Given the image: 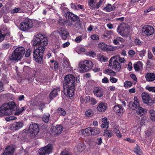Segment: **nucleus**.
I'll list each match as a JSON object with an SVG mask.
<instances>
[{
	"instance_id": "f257e3e1",
	"label": "nucleus",
	"mask_w": 155,
	"mask_h": 155,
	"mask_svg": "<svg viewBox=\"0 0 155 155\" xmlns=\"http://www.w3.org/2000/svg\"><path fill=\"white\" fill-rule=\"evenodd\" d=\"M48 43L47 37L40 34L36 35L32 40L31 43L34 47L33 57L36 62H40L42 61L43 53Z\"/></svg>"
},
{
	"instance_id": "f03ea898",
	"label": "nucleus",
	"mask_w": 155,
	"mask_h": 155,
	"mask_svg": "<svg viewBox=\"0 0 155 155\" xmlns=\"http://www.w3.org/2000/svg\"><path fill=\"white\" fill-rule=\"evenodd\" d=\"M63 84L64 93L67 97H70L74 95L76 83L80 82L79 78L72 74H69L66 75L64 78Z\"/></svg>"
},
{
	"instance_id": "7ed1b4c3",
	"label": "nucleus",
	"mask_w": 155,
	"mask_h": 155,
	"mask_svg": "<svg viewBox=\"0 0 155 155\" xmlns=\"http://www.w3.org/2000/svg\"><path fill=\"white\" fill-rule=\"evenodd\" d=\"M25 110L24 107L18 108L14 101H9L8 103H4L0 107V116L10 115L15 111H16L14 114L18 116Z\"/></svg>"
},
{
	"instance_id": "20e7f679",
	"label": "nucleus",
	"mask_w": 155,
	"mask_h": 155,
	"mask_svg": "<svg viewBox=\"0 0 155 155\" xmlns=\"http://www.w3.org/2000/svg\"><path fill=\"white\" fill-rule=\"evenodd\" d=\"M65 16L67 21V26L76 28L81 27V23L78 16L69 12H66Z\"/></svg>"
},
{
	"instance_id": "39448f33",
	"label": "nucleus",
	"mask_w": 155,
	"mask_h": 155,
	"mask_svg": "<svg viewBox=\"0 0 155 155\" xmlns=\"http://www.w3.org/2000/svg\"><path fill=\"white\" fill-rule=\"evenodd\" d=\"M25 48L22 46L17 48L9 56V61H18L22 59L25 53Z\"/></svg>"
},
{
	"instance_id": "423d86ee",
	"label": "nucleus",
	"mask_w": 155,
	"mask_h": 155,
	"mask_svg": "<svg viewBox=\"0 0 155 155\" xmlns=\"http://www.w3.org/2000/svg\"><path fill=\"white\" fill-rule=\"evenodd\" d=\"M93 66V64L91 61L85 60L79 63V70L81 73L86 72L90 70Z\"/></svg>"
},
{
	"instance_id": "0eeeda50",
	"label": "nucleus",
	"mask_w": 155,
	"mask_h": 155,
	"mask_svg": "<svg viewBox=\"0 0 155 155\" xmlns=\"http://www.w3.org/2000/svg\"><path fill=\"white\" fill-rule=\"evenodd\" d=\"M33 21L30 19L26 18L21 22L19 25L20 29L24 31L29 30L33 27Z\"/></svg>"
},
{
	"instance_id": "6e6552de",
	"label": "nucleus",
	"mask_w": 155,
	"mask_h": 155,
	"mask_svg": "<svg viewBox=\"0 0 155 155\" xmlns=\"http://www.w3.org/2000/svg\"><path fill=\"white\" fill-rule=\"evenodd\" d=\"M118 55L112 57L109 60V66L113 69L119 72L121 68V65L117 61Z\"/></svg>"
},
{
	"instance_id": "1a4fd4ad",
	"label": "nucleus",
	"mask_w": 155,
	"mask_h": 155,
	"mask_svg": "<svg viewBox=\"0 0 155 155\" xmlns=\"http://www.w3.org/2000/svg\"><path fill=\"white\" fill-rule=\"evenodd\" d=\"M128 27L126 23H121L117 27V31L118 33L124 37H128L129 35Z\"/></svg>"
},
{
	"instance_id": "9d476101",
	"label": "nucleus",
	"mask_w": 155,
	"mask_h": 155,
	"mask_svg": "<svg viewBox=\"0 0 155 155\" xmlns=\"http://www.w3.org/2000/svg\"><path fill=\"white\" fill-rule=\"evenodd\" d=\"M29 126L27 133L30 134L31 137L33 138L35 137L39 132V129L37 124L32 122Z\"/></svg>"
},
{
	"instance_id": "9b49d317",
	"label": "nucleus",
	"mask_w": 155,
	"mask_h": 155,
	"mask_svg": "<svg viewBox=\"0 0 155 155\" xmlns=\"http://www.w3.org/2000/svg\"><path fill=\"white\" fill-rule=\"evenodd\" d=\"M129 106L130 109L136 110L137 114L140 116L143 115L146 110L140 107V105H136L134 102L131 101L129 102Z\"/></svg>"
},
{
	"instance_id": "f8f14e48",
	"label": "nucleus",
	"mask_w": 155,
	"mask_h": 155,
	"mask_svg": "<svg viewBox=\"0 0 155 155\" xmlns=\"http://www.w3.org/2000/svg\"><path fill=\"white\" fill-rule=\"evenodd\" d=\"M53 146L51 144H48L47 145L40 148L39 152V155H46L52 152Z\"/></svg>"
},
{
	"instance_id": "ddd939ff",
	"label": "nucleus",
	"mask_w": 155,
	"mask_h": 155,
	"mask_svg": "<svg viewBox=\"0 0 155 155\" xmlns=\"http://www.w3.org/2000/svg\"><path fill=\"white\" fill-rule=\"evenodd\" d=\"M142 32L145 36L148 37L153 35L154 32V28L149 25L144 26L142 28Z\"/></svg>"
},
{
	"instance_id": "4468645a",
	"label": "nucleus",
	"mask_w": 155,
	"mask_h": 155,
	"mask_svg": "<svg viewBox=\"0 0 155 155\" xmlns=\"http://www.w3.org/2000/svg\"><path fill=\"white\" fill-rule=\"evenodd\" d=\"M58 33L62 40H66L68 37L69 33L64 28H60L58 30Z\"/></svg>"
},
{
	"instance_id": "2eb2a0df",
	"label": "nucleus",
	"mask_w": 155,
	"mask_h": 155,
	"mask_svg": "<svg viewBox=\"0 0 155 155\" xmlns=\"http://www.w3.org/2000/svg\"><path fill=\"white\" fill-rule=\"evenodd\" d=\"M98 47L102 50L113 51L114 48L110 45H108L104 42H101L98 45Z\"/></svg>"
},
{
	"instance_id": "dca6fc26",
	"label": "nucleus",
	"mask_w": 155,
	"mask_h": 155,
	"mask_svg": "<svg viewBox=\"0 0 155 155\" xmlns=\"http://www.w3.org/2000/svg\"><path fill=\"white\" fill-rule=\"evenodd\" d=\"M107 107V103L102 102H100L97 104V109L100 113H103L105 111Z\"/></svg>"
},
{
	"instance_id": "f3484780",
	"label": "nucleus",
	"mask_w": 155,
	"mask_h": 155,
	"mask_svg": "<svg viewBox=\"0 0 155 155\" xmlns=\"http://www.w3.org/2000/svg\"><path fill=\"white\" fill-rule=\"evenodd\" d=\"M85 132H90L91 135H96L100 133V130L99 129L95 127H90L85 129Z\"/></svg>"
},
{
	"instance_id": "a211bd4d",
	"label": "nucleus",
	"mask_w": 155,
	"mask_h": 155,
	"mask_svg": "<svg viewBox=\"0 0 155 155\" xmlns=\"http://www.w3.org/2000/svg\"><path fill=\"white\" fill-rule=\"evenodd\" d=\"M141 96L143 102L149 106L150 97L149 94L147 93L143 92L142 93Z\"/></svg>"
},
{
	"instance_id": "6ab92c4d",
	"label": "nucleus",
	"mask_w": 155,
	"mask_h": 155,
	"mask_svg": "<svg viewBox=\"0 0 155 155\" xmlns=\"http://www.w3.org/2000/svg\"><path fill=\"white\" fill-rule=\"evenodd\" d=\"M104 90L101 87H96L94 89V94L97 97H101L103 96Z\"/></svg>"
},
{
	"instance_id": "aec40b11",
	"label": "nucleus",
	"mask_w": 155,
	"mask_h": 155,
	"mask_svg": "<svg viewBox=\"0 0 155 155\" xmlns=\"http://www.w3.org/2000/svg\"><path fill=\"white\" fill-rule=\"evenodd\" d=\"M15 148L12 146H8L5 149L2 155H12L14 153Z\"/></svg>"
},
{
	"instance_id": "412c9836",
	"label": "nucleus",
	"mask_w": 155,
	"mask_h": 155,
	"mask_svg": "<svg viewBox=\"0 0 155 155\" xmlns=\"http://www.w3.org/2000/svg\"><path fill=\"white\" fill-rule=\"evenodd\" d=\"M60 88L57 87L54 88L49 94V98L52 100L54 98L56 97L58 95V92L60 91Z\"/></svg>"
},
{
	"instance_id": "4be33fe9",
	"label": "nucleus",
	"mask_w": 155,
	"mask_h": 155,
	"mask_svg": "<svg viewBox=\"0 0 155 155\" xmlns=\"http://www.w3.org/2000/svg\"><path fill=\"white\" fill-rule=\"evenodd\" d=\"M113 110L116 112L117 114L119 116H121L123 113L124 111L122 106L120 105H116L113 107Z\"/></svg>"
},
{
	"instance_id": "5701e85b",
	"label": "nucleus",
	"mask_w": 155,
	"mask_h": 155,
	"mask_svg": "<svg viewBox=\"0 0 155 155\" xmlns=\"http://www.w3.org/2000/svg\"><path fill=\"white\" fill-rule=\"evenodd\" d=\"M23 126L22 122H18L13 123L11 127V129L14 130H18L21 128Z\"/></svg>"
},
{
	"instance_id": "b1692460",
	"label": "nucleus",
	"mask_w": 155,
	"mask_h": 155,
	"mask_svg": "<svg viewBox=\"0 0 155 155\" xmlns=\"http://www.w3.org/2000/svg\"><path fill=\"white\" fill-rule=\"evenodd\" d=\"M146 80L147 81H153L155 80V73H148L145 75Z\"/></svg>"
},
{
	"instance_id": "393cba45",
	"label": "nucleus",
	"mask_w": 155,
	"mask_h": 155,
	"mask_svg": "<svg viewBox=\"0 0 155 155\" xmlns=\"http://www.w3.org/2000/svg\"><path fill=\"white\" fill-rule=\"evenodd\" d=\"M52 130L56 134H60L63 130V127L60 125L53 126L51 127Z\"/></svg>"
},
{
	"instance_id": "a878e982",
	"label": "nucleus",
	"mask_w": 155,
	"mask_h": 155,
	"mask_svg": "<svg viewBox=\"0 0 155 155\" xmlns=\"http://www.w3.org/2000/svg\"><path fill=\"white\" fill-rule=\"evenodd\" d=\"M116 8V7L114 5L108 4L104 8L103 10L107 12H110L114 10Z\"/></svg>"
},
{
	"instance_id": "bb28decb",
	"label": "nucleus",
	"mask_w": 155,
	"mask_h": 155,
	"mask_svg": "<svg viewBox=\"0 0 155 155\" xmlns=\"http://www.w3.org/2000/svg\"><path fill=\"white\" fill-rule=\"evenodd\" d=\"M102 123L101 124V127L103 128H108L109 127V122L107 121L106 117H104L102 119Z\"/></svg>"
},
{
	"instance_id": "cd10ccee",
	"label": "nucleus",
	"mask_w": 155,
	"mask_h": 155,
	"mask_svg": "<svg viewBox=\"0 0 155 155\" xmlns=\"http://www.w3.org/2000/svg\"><path fill=\"white\" fill-rule=\"evenodd\" d=\"M143 64L140 61H138L137 63L134 64V67L136 71H139L140 70V67H143Z\"/></svg>"
},
{
	"instance_id": "c85d7f7f",
	"label": "nucleus",
	"mask_w": 155,
	"mask_h": 155,
	"mask_svg": "<svg viewBox=\"0 0 155 155\" xmlns=\"http://www.w3.org/2000/svg\"><path fill=\"white\" fill-rule=\"evenodd\" d=\"M85 146L83 143L78 144L76 147L77 149L78 152H81L84 150L85 148Z\"/></svg>"
},
{
	"instance_id": "c756f323",
	"label": "nucleus",
	"mask_w": 155,
	"mask_h": 155,
	"mask_svg": "<svg viewBox=\"0 0 155 155\" xmlns=\"http://www.w3.org/2000/svg\"><path fill=\"white\" fill-rule=\"evenodd\" d=\"M10 35V32H7L6 33L2 34V31L0 30V42H2L4 40L6 36H9Z\"/></svg>"
},
{
	"instance_id": "7c9ffc66",
	"label": "nucleus",
	"mask_w": 155,
	"mask_h": 155,
	"mask_svg": "<svg viewBox=\"0 0 155 155\" xmlns=\"http://www.w3.org/2000/svg\"><path fill=\"white\" fill-rule=\"evenodd\" d=\"M57 112L60 115L62 116H64L66 114V112L65 110L62 108L59 107L56 110Z\"/></svg>"
},
{
	"instance_id": "2f4dec72",
	"label": "nucleus",
	"mask_w": 155,
	"mask_h": 155,
	"mask_svg": "<svg viewBox=\"0 0 155 155\" xmlns=\"http://www.w3.org/2000/svg\"><path fill=\"white\" fill-rule=\"evenodd\" d=\"M114 131L116 133L117 136L119 137H121L122 135L120 133L118 127L117 126H114Z\"/></svg>"
},
{
	"instance_id": "473e14b6",
	"label": "nucleus",
	"mask_w": 155,
	"mask_h": 155,
	"mask_svg": "<svg viewBox=\"0 0 155 155\" xmlns=\"http://www.w3.org/2000/svg\"><path fill=\"white\" fill-rule=\"evenodd\" d=\"M149 113L151 120L153 122H155V111L154 110H151L149 111Z\"/></svg>"
},
{
	"instance_id": "72a5a7b5",
	"label": "nucleus",
	"mask_w": 155,
	"mask_h": 155,
	"mask_svg": "<svg viewBox=\"0 0 155 155\" xmlns=\"http://www.w3.org/2000/svg\"><path fill=\"white\" fill-rule=\"evenodd\" d=\"M104 135L110 137L113 135V133L110 130H106L104 131Z\"/></svg>"
},
{
	"instance_id": "f704fd0d",
	"label": "nucleus",
	"mask_w": 155,
	"mask_h": 155,
	"mask_svg": "<svg viewBox=\"0 0 155 155\" xmlns=\"http://www.w3.org/2000/svg\"><path fill=\"white\" fill-rule=\"evenodd\" d=\"M105 72L110 76H116V73L112 70L110 69H106L105 70Z\"/></svg>"
},
{
	"instance_id": "c9c22d12",
	"label": "nucleus",
	"mask_w": 155,
	"mask_h": 155,
	"mask_svg": "<svg viewBox=\"0 0 155 155\" xmlns=\"http://www.w3.org/2000/svg\"><path fill=\"white\" fill-rule=\"evenodd\" d=\"M133 84L132 83L129 81H126L124 83V86L125 88H129Z\"/></svg>"
},
{
	"instance_id": "e433bc0d",
	"label": "nucleus",
	"mask_w": 155,
	"mask_h": 155,
	"mask_svg": "<svg viewBox=\"0 0 155 155\" xmlns=\"http://www.w3.org/2000/svg\"><path fill=\"white\" fill-rule=\"evenodd\" d=\"M93 111L91 109H88L86 111V116L88 117H91L93 115Z\"/></svg>"
},
{
	"instance_id": "4c0bfd02",
	"label": "nucleus",
	"mask_w": 155,
	"mask_h": 155,
	"mask_svg": "<svg viewBox=\"0 0 155 155\" xmlns=\"http://www.w3.org/2000/svg\"><path fill=\"white\" fill-rule=\"evenodd\" d=\"M58 24L61 26H63L65 24L67 25V21H65L64 19H59L58 21Z\"/></svg>"
},
{
	"instance_id": "58836bf2",
	"label": "nucleus",
	"mask_w": 155,
	"mask_h": 155,
	"mask_svg": "<svg viewBox=\"0 0 155 155\" xmlns=\"http://www.w3.org/2000/svg\"><path fill=\"white\" fill-rule=\"evenodd\" d=\"M146 88L150 92L155 93V87H149L147 86L146 87Z\"/></svg>"
},
{
	"instance_id": "ea45409f",
	"label": "nucleus",
	"mask_w": 155,
	"mask_h": 155,
	"mask_svg": "<svg viewBox=\"0 0 155 155\" xmlns=\"http://www.w3.org/2000/svg\"><path fill=\"white\" fill-rule=\"evenodd\" d=\"M50 117L49 114L44 115L42 117L43 120L45 123H48Z\"/></svg>"
},
{
	"instance_id": "a19ab883",
	"label": "nucleus",
	"mask_w": 155,
	"mask_h": 155,
	"mask_svg": "<svg viewBox=\"0 0 155 155\" xmlns=\"http://www.w3.org/2000/svg\"><path fill=\"white\" fill-rule=\"evenodd\" d=\"M32 49L30 48H28L27 51L25 56L26 57H28L31 53Z\"/></svg>"
},
{
	"instance_id": "79ce46f5",
	"label": "nucleus",
	"mask_w": 155,
	"mask_h": 155,
	"mask_svg": "<svg viewBox=\"0 0 155 155\" xmlns=\"http://www.w3.org/2000/svg\"><path fill=\"white\" fill-rule=\"evenodd\" d=\"M135 152V153L138 154H139V153H141V150L140 147L137 144L136 147L134 149Z\"/></svg>"
},
{
	"instance_id": "37998d69",
	"label": "nucleus",
	"mask_w": 155,
	"mask_h": 155,
	"mask_svg": "<svg viewBox=\"0 0 155 155\" xmlns=\"http://www.w3.org/2000/svg\"><path fill=\"white\" fill-rule=\"evenodd\" d=\"M21 9L20 8H15L14 9L12 10V13H16L18 12H21Z\"/></svg>"
},
{
	"instance_id": "c03bdc74",
	"label": "nucleus",
	"mask_w": 155,
	"mask_h": 155,
	"mask_svg": "<svg viewBox=\"0 0 155 155\" xmlns=\"http://www.w3.org/2000/svg\"><path fill=\"white\" fill-rule=\"evenodd\" d=\"M130 78L133 80L134 81V84H136L137 82V78L135 75L133 74H130Z\"/></svg>"
},
{
	"instance_id": "a18cd8bd",
	"label": "nucleus",
	"mask_w": 155,
	"mask_h": 155,
	"mask_svg": "<svg viewBox=\"0 0 155 155\" xmlns=\"http://www.w3.org/2000/svg\"><path fill=\"white\" fill-rule=\"evenodd\" d=\"M95 1L96 0H89V5L92 8L94 6V5L95 4Z\"/></svg>"
},
{
	"instance_id": "49530a36",
	"label": "nucleus",
	"mask_w": 155,
	"mask_h": 155,
	"mask_svg": "<svg viewBox=\"0 0 155 155\" xmlns=\"http://www.w3.org/2000/svg\"><path fill=\"white\" fill-rule=\"evenodd\" d=\"M53 48L58 49L60 47V44L59 42H57L53 45Z\"/></svg>"
},
{
	"instance_id": "de8ad7c7",
	"label": "nucleus",
	"mask_w": 155,
	"mask_h": 155,
	"mask_svg": "<svg viewBox=\"0 0 155 155\" xmlns=\"http://www.w3.org/2000/svg\"><path fill=\"white\" fill-rule=\"evenodd\" d=\"M91 38L94 40H98L99 39V37L98 35L96 34H94L91 35Z\"/></svg>"
},
{
	"instance_id": "09e8293b",
	"label": "nucleus",
	"mask_w": 155,
	"mask_h": 155,
	"mask_svg": "<svg viewBox=\"0 0 155 155\" xmlns=\"http://www.w3.org/2000/svg\"><path fill=\"white\" fill-rule=\"evenodd\" d=\"M134 43L136 45H140L142 43L139 39L136 38L134 40Z\"/></svg>"
},
{
	"instance_id": "8fccbe9b",
	"label": "nucleus",
	"mask_w": 155,
	"mask_h": 155,
	"mask_svg": "<svg viewBox=\"0 0 155 155\" xmlns=\"http://www.w3.org/2000/svg\"><path fill=\"white\" fill-rule=\"evenodd\" d=\"M110 81L112 83H116L118 81L117 79L114 78L112 76H110Z\"/></svg>"
},
{
	"instance_id": "3c124183",
	"label": "nucleus",
	"mask_w": 155,
	"mask_h": 155,
	"mask_svg": "<svg viewBox=\"0 0 155 155\" xmlns=\"http://www.w3.org/2000/svg\"><path fill=\"white\" fill-rule=\"evenodd\" d=\"M99 60L102 62H105L106 61H107V58L106 59V58H105V56L104 55H101L99 57Z\"/></svg>"
},
{
	"instance_id": "603ef678",
	"label": "nucleus",
	"mask_w": 155,
	"mask_h": 155,
	"mask_svg": "<svg viewBox=\"0 0 155 155\" xmlns=\"http://www.w3.org/2000/svg\"><path fill=\"white\" fill-rule=\"evenodd\" d=\"M87 55L92 57H94L96 55L95 53L93 51H90L87 53Z\"/></svg>"
},
{
	"instance_id": "864d4df0",
	"label": "nucleus",
	"mask_w": 155,
	"mask_h": 155,
	"mask_svg": "<svg viewBox=\"0 0 155 155\" xmlns=\"http://www.w3.org/2000/svg\"><path fill=\"white\" fill-rule=\"evenodd\" d=\"M82 40V36L81 35L77 37L76 39H75V42L77 43L80 42Z\"/></svg>"
},
{
	"instance_id": "5fc2aeb1",
	"label": "nucleus",
	"mask_w": 155,
	"mask_h": 155,
	"mask_svg": "<svg viewBox=\"0 0 155 155\" xmlns=\"http://www.w3.org/2000/svg\"><path fill=\"white\" fill-rule=\"evenodd\" d=\"M91 103L92 105H94L97 103V100L94 98H91Z\"/></svg>"
},
{
	"instance_id": "6e6d98bb",
	"label": "nucleus",
	"mask_w": 155,
	"mask_h": 155,
	"mask_svg": "<svg viewBox=\"0 0 155 155\" xmlns=\"http://www.w3.org/2000/svg\"><path fill=\"white\" fill-rule=\"evenodd\" d=\"M9 47V45L8 44L4 43L2 45V48L5 50L8 48Z\"/></svg>"
},
{
	"instance_id": "4d7b16f0",
	"label": "nucleus",
	"mask_w": 155,
	"mask_h": 155,
	"mask_svg": "<svg viewBox=\"0 0 155 155\" xmlns=\"http://www.w3.org/2000/svg\"><path fill=\"white\" fill-rule=\"evenodd\" d=\"M102 5L100 2H99L98 3H97L96 4L94 5V6L93 7V9H98L99 8L100 6Z\"/></svg>"
},
{
	"instance_id": "13d9d810",
	"label": "nucleus",
	"mask_w": 155,
	"mask_h": 155,
	"mask_svg": "<svg viewBox=\"0 0 155 155\" xmlns=\"http://www.w3.org/2000/svg\"><path fill=\"white\" fill-rule=\"evenodd\" d=\"M102 82L103 83H107L109 82V80L106 77H104L102 80Z\"/></svg>"
},
{
	"instance_id": "bf43d9fd",
	"label": "nucleus",
	"mask_w": 155,
	"mask_h": 155,
	"mask_svg": "<svg viewBox=\"0 0 155 155\" xmlns=\"http://www.w3.org/2000/svg\"><path fill=\"white\" fill-rule=\"evenodd\" d=\"M70 45V43L69 41H67L65 43H64L62 45V47L63 48H65L68 47Z\"/></svg>"
},
{
	"instance_id": "052dcab7",
	"label": "nucleus",
	"mask_w": 155,
	"mask_h": 155,
	"mask_svg": "<svg viewBox=\"0 0 155 155\" xmlns=\"http://www.w3.org/2000/svg\"><path fill=\"white\" fill-rule=\"evenodd\" d=\"M146 53V50L143 49L140 52L139 55L140 57H143L145 56Z\"/></svg>"
},
{
	"instance_id": "680f3d73",
	"label": "nucleus",
	"mask_w": 155,
	"mask_h": 155,
	"mask_svg": "<svg viewBox=\"0 0 155 155\" xmlns=\"http://www.w3.org/2000/svg\"><path fill=\"white\" fill-rule=\"evenodd\" d=\"M70 6L72 9L75 10H78L77 7L75 3H71L70 4Z\"/></svg>"
},
{
	"instance_id": "e2e57ef3",
	"label": "nucleus",
	"mask_w": 155,
	"mask_h": 155,
	"mask_svg": "<svg viewBox=\"0 0 155 155\" xmlns=\"http://www.w3.org/2000/svg\"><path fill=\"white\" fill-rule=\"evenodd\" d=\"M39 106L40 107L39 108V109L42 111L43 110V108H44L45 106V104L44 103H40Z\"/></svg>"
},
{
	"instance_id": "0e129e2a",
	"label": "nucleus",
	"mask_w": 155,
	"mask_h": 155,
	"mask_svg": "<svg viewBox=\"0 0 155 155\" xmlns=\"http://www.w3.org/2000/svg\"><path fill=\"white\" fill-rule=\"evenodd\" d=\"M154 103H155V97L153 98L152 99L151 97H150L149 106H151Z\"/></svg>"
},
{
	"instance_id": "69168bd1",
	"label": "nucleus",
	"mask_w": 155,
	"mask_h": 155,
	"mask_svg": "<svg viewBox=\"0 0 155 155\" xmlns=\"http://www.w3.org/2000/svg\"><path fill=\"white\" fill-rule=\"evenodd\" d=\"M134 103H135V104L136 105H139L138 99L136 97H134Z\"/></svg>"
},
{
	"instance_id": "338daca9",
	"label": "nucleus",
	"mask_w": 155,
	"mask_h": 155,
	"mask_svg": "<svg viewBox=\"0 0 155 155\" xmlns=\"http://www.w3.org/2000/svg\"><path fill=\"white\" fill-rule=\"evenodd\" d=\"M129 92L130 94L134 93L136 92L135 87H133L132 88L129 90Z\"/></svg>"
},
{
	"instance_id": "774afa93",
	"label": "nucleus",
	"mask_w": 155,
	"mask_h": 155,
	"mask_svg": "<svg viewBox=\"0 0 155 155\" xmlns=\"http://www.w3.org/2000/svg\"><path fill=\"white\" fill-rule=\"evenodd\" d=\"M153 57V56L151 52L150 51H148V58L150 59H152Z\"/></svg>"
}]
</instances>
